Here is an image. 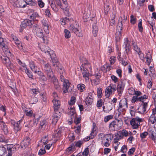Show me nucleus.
I'll return each instance as SVG.
<instances>
[{"instance_id":"obj_28","label":"nucleus","mask_w":156,"mask_h":156,"mask_svg":"<svg viewBox=\"0 0 156 156\" xmlns=\"http://www.w3.org/2000/svg\"><path fill=\"white\" fill-rule=\"evenodd\" d=\"M126 108L124 106H123L122 104H121L119 102L117 110L118 112L120 113V114H121V112L125 111H126Z\"/></svg>"},{"instance_id":"obj_44","label":"nucleus","mask_w":156,"mask_h":156,"mask_svg":"<svg viewBox=\"0 0 156 156\" xmlns=\"http://www.w3.org/2000/svg\"><path fill=\"white\" fill-rule=\"evenodd\" d=\"M65 37L66 38H68L70 37L71 34L70 32L67 29H65L64 30Z\"/></svg>"},{"instance_id":"obj_35","label":"nucleus","mask_w":156,"mask_h":156,"mask_svg":"<svg viewBox=\"0 0 156 156\" xmlns=\"http://www.w3.org/2000/svg\"><path fill=\"white\" fill-rule=\"evenodd\" d=\"M121 104H122L123 106H124L126 108H128L127 100L126 98H125L120 100L119 102Z\"/></svg>"},{"instance_id":"obj_40","label":"nucleus","mask_w":156,"mask_h":156,"mask_svg":"<svg viewBox=\"0 0 156 156\" xmlns=\"http://www.w3.org/2000/svg\"><path fill=\"white\" fill-rule=\"evenodd\" d=\"M3 63L6 65L10 62V60L9 58L7 57L3 56L2 58Z\"/></svg>"},{"instance_id":"obj_10","label":"nucleus","mask_w":156,"mask_h":156,"mask_svg":"<svg viewBox=\"0 0 156 156\" xmlns=\"http://www.w3.org/2000/svg\"><path fill=\"white\" fill-rule=\"evenodd\" d=\"M44 70L47 75V76L49 78H51L54 75L51 69V66L48 63L44 64Z\"/></svg>"},{"instance_id":"obj_1","label":"nucleus","mask_w":156,"mask_h":156,"mask_svg":"<svg viewBox=\"0 0 156 156\" xmlns=\"http://www.w3.org/2000/svg\"><path fill=\"white\" fill-rule=\"evenodd\" d=\"M62 130L58 129L55 130L52 134L53 140L55 142H52V140L48 141V136H45L42 137L41 140L39 142L37 146H43L45 145V146H51L53 145V144L55 143L56 141L58 140L62 136Z\"/></svg>"},{"instance_id":"obj_39","label":"nucleus","mask_w":156,"mask_h":156,"mask_svg":"<svg viewBox=\"0 0 156 156\" xmlns=\"http://www.w3.org/2000/svg\"><path fill=\"white\" fill-rule=\"evenodd\" d=\"M92 96H88L86 100V105L88 106L91 105L92 102V99L91 98Z\"/></svg>"},{"instance_id":"obj_29","label":"nucleus","mask_w":156,"mask_h":156,"mask_svg":"<svg viewBox=\"0 0 156 156\" xmlns=\"http://www.w3.org/2000/svg\"><path fill=\"white\" fill-rule=\"evenodd\" d=\"M124 136H125L123 135L122 133H121V131H117L116 134L115 135V137H116L117 139L121 140L122 139Z\"/></svg>"},{"instance_id":"obj_24","label":"nucleus","mask_w":156,"mask_h":156,"mask_svg":"<svg viewBox=\"0 0 156 156\" xmlns=\"http://www.w3.org/2000/svg\"><path fill=\"white\" fill-rule=\"evenodd\" d=\"M49 2L52 9L54 11H57L58 9L54 0H49Z\"/></svg>"},{"instance_id":"obj_25","label":"nucleus","mask_w":156,"mask_h":156,"mask_svg":"<svg viewBox=\"0 0 156 156\" xmlns=\"http://www.w3.org/2000/svg\"><path fill=\"white\" fill-rule=\"evenodd\" d=\"M113 91V90L109 86L107 87L105 90L106 97L108 98L110 95L112 94Z\"/></svg>"},{"instance_id":"obj_31","label":"nucleus","mask_w":156,"mask_h":156,"mask_svg":"<svg viewBox=\"0 0 156 156\" xmlns=\"http://www.w3.org/2000/svg\"><path fill=\"white\" fill-rule=\"evenodd\" d=\"M46 123V120L45 119H43L41 121L40 123V126H39V129L41 130H43L45 126V124Z\"/></svg>"},{"instance_id":"obj_43","label":"nucleus","mask_w":156,"mask_h":156,"mask_svg":"<svg viewBox=\"0 0 156 156\" xmlns=\"http://www.w3.org/2000/svg\"><path fill=\"white\" fill-rule=\"evenodd\" d=\"M2 130H3L4 133L5 134H7L8 132V129L7 126L5 124V122H3V124L2 125Z\"/></svg>"},{"instance_id":"obj_11","label":"nucleus","mask_w":156,"mask_h":156,"mask_svg":"<svg viewBox=\"0 0 156 156\" xmlns=\"http://www.w3.org/2000/svg\"><path fill=\"white\" fill-rule=\"evenodd\" d=\"M125 85L124 81L123 80H121L117 85V90L118 95L119 96H121L122 93Z\"/></svg>"},{"instance_id":"obj_48","label":"nucleus","mask_w":156,"mask_h":156,"mask_svg":"<svg viewBox=\"0 0 156 156\" xmlns=\"http://www.w3.org/2000/svg\"><path fill=\"white\" fill-rule=\"evenodd\" d=\"M103 104V100L101 99H99L97 101V106L98 108H100L101 107Z\"/></svg>"},{"instance_id":"obj_7","label":"nucleus","mask_w":156,"mask_h":156,"mask_svg":"<svg viewBox=\"0 0 156 156\" xmlns=\"http://www.w3.org/2000/svg\"><path fill=\"white\" fill-rule=\"evenodd\" d=\"M99 138L102 140V145L105 146H108L110 145L109 139L111 140V135L109 134L105 135L103 133H101L99 135Z\"/></svg>"},{"instance_id":"obj_9","label":"nucleus","mask_w":156,"mask_h":156,"mask_svg":"<svg viewBox=\"0 0 156 156\" xmlns=\"http://www.w3.org/2000/svg\"><path fill=\"white\" fill-rule=\"evenodd\" d=\"M60 79L61 81L63 83V92L64 93H66L68 92V90L70 83L69 81L67 80H66L62 75L60 76Z\"/></svg>"},{"instance_id":"obj_58","label":"nucleus","mask_w":156,"mask_h":156,"mask_svg":"<svg viewBox=\"0 0 156 156\" xmlns=\"http://www.w3.org/2000/svg\"><path fill=\"white\" fill-rule=\"evenodd\" d=\"M147 96H146V95H143L141 97H139V101H142V103H143V102H144L143 100L144 99H147Z\"/></svg>"},{"instance_id":"obj_18","label":"nucleus","mask_w":156,"mask_h":156,"mask_svg":"<svg viewBox=\"0 0 156 156\" xmlns=\"http://www.w3.org/2000/svg\"><path fill=\"white\" fill-rule=\"evenodd\" d=\"M41 22L44 31L47 34H48L49 33V31L48 30L49 26L48 21L47 20L43 19L41 20Z\"/></svg>"},{"instance_id":"obj_2","label":"nucleus","mask_w":156,"mask_h":156,"mask_svg":"<svg viewBox=\"0 0 156 156\" xmlns=\"http://www.w3.org/2000/svg\"><path fill=\"white\" fill-rule=\"evenodd\" d=\"M62 24L63 25H65L66 23L70 22L72 23V24L69 23L70 24V29L72 30L78 37H81L82 36V34L79 31L78 29L79 25L77 22H74L73 19H69L67 17H65L62 19Z\"/></svg>"},{"instance_id":"obj_5","label":"nucleus","mask_w":156,"mask_h":156,"mask_svg":"<svg viewBox=\"0 0 156 156\" xmlns=\"http://www.w3.org/2000/svg\"><path fill=\"white\" fill-rule=\"evenodd\" d=\"M33 32L36 35L42 38L44 43H46L45 38L44 37V34L42 30L39 27V26L37 24H34L33 27Z\"/></svg>"},{"instance_id":"obj_33","label":"nucleus","mask_w":156,"mask_h":156,"mask_svg":"<svg viewBox=\"0 0 156 156\" xmlns=\"http://www.w3.org/2000/svg\"><path fill=\"white\" fill-rule=\"evenodd\" d=\"M75 147H68L66 150V153L69 154L72 153L75 150Z\"/></svg>"},{"instance_id":"obj_46","label":"nucleus","mask_w":156,"mask_h":156,"mask_svg":"<svg viewBox=\"0 0 156 156\" xmlns=\"http://www.w3.org/2000/svg\"><path fill=\"white\" fill-rule=\"evenodd\" d=\"M142 20L140 19L139 20V23H138V27L139 30L140 32H142L143 30V28L142 27Z\"/></svg>"},{"instance_id":"obj_19","label":"nucleus","mask_w":156,"mask_h":156,"mask_svg":"<svg viewBox=\"0 0 156 156\" xmlns=\"http://www.w3.org/2000/svg\"><path fill=\"white\" fill-rule=\"evenodd\" d=\"M127 20V17L125 16H124L123 17H121V19L119 20V21H120V22L118 23V25L117 26L118 29L120 30H122V23L125 22Z\"/></svg>"},{"instance_id":"obj_26","label":"nucleus","mask_w":156,"mask_h":156,"mask_svg":"<svg viewBox=\"0 0 156 156\" xmlns=\"http://www.w3.org/2000/svg\"><path fill=\"white\" fill-rule=\"evenodd\" d=\"M53 79V83L54 85V87L56 89H58L60 88V86L59 85L58 82V80L54 76L53 77H52V78Z\"/></svg>"},{"instance_id":"obj_47","label":"nucleus","mask_w":156,"mask_h":156,"mask_svg":"<svg viewBox=\"0 0 156 156\" xmlns=\"http://www.w3.org/2000/svg\"><path fill=\"white\" fill-rule=\"evenodd\" d=\"M12 149L13 150L14 149L13 147H7V151H8V154L6 156H12Z\"/></svg>"},{"instance_id":"obj_50","label":"nucleus","mask_w":156,"mask_h":156,"mask_svg":"<svg viewBox=\"0 0 156 156\" xmlns=\"http://www.w3.org/2000/svg\"><path fill=\"white\" fill-rule=\"evenodd\" d=\"M36 123L35 121H30L28 124L25 125V126L27 128H30L33 126Z\"/></svg>"},{"instance_id":"obj_41","label":"nucleus","mask_w":156,"mask_h":156,"mask_svg":"<svg viewBox=\"0 0 156 156\" xmlns=\"http://www.w3.org/2000/svg\"><path fill=\"white\" fill-rule=\"evenodd\" d=\"M6 152V148L5 147H0V155H4Z\"/></svg>"},{"instance_id":"obj_53","label":"nucleus","mask_w":156,"mask_h":156,"mask_svg":"<svg viewBox=\"0 0 156 156\" xmlns=\"http://www.w3.org/2000/svg\"><path fill=\"white\" fill-rule=\"evenodd\" d=\"M85 142V139L79 140L75 143V146H80Z\"/></svg>"},{"instance_id":"obj_49","label":"nucleus","mask_w":156,"mask_h":156,"mask_svg":"<svg viewBox=\"0 0 156 156\" xmlns=\"http://www.w3.org/2000/svg\"><path fill=\"white\" fill-rule=\"evenodd\" d=\"M70 112L69 113V115L71 116H74L75 115V116H76V112L74 108H71L70 109Z\"/></svg>"},{"instance_id":"obj_37","label":"nucleus","mask_w":156,"mask_h":156,"mask_svg":"<svg viewBox=\"0 0 156 156\" xmlns=\"http://www.w3.org/2000/svg\"><path fill=\"white\" fill-rule=\"evenodd\" d=\"M133 134L130 131H129V135L128 136L129 137L127 139V141L129 143H132V141L134 140V138L133 136Z\"/></svg>"},{"instance_id":"obj_34","label":"nucleus","mask_w":156,"mask_h":156,"mask_svg":"<svg viewBox=\"0 0 156 156\" xmlns=\"http://www.w3.org/2000/svg\"><path fill=\"white\" fill-rule=\"evenodd\" d=\"M55 1L57 5L62 9L64 10L66 8L65 5H64L62 4L60 0H55Z\"/></svg>"},{"instance_id":"obj_59","label":"nucleus","mask_w":156,"mask_h":156,"mask_svg":"<svg viewBox=\"0 0 156 156\" xmlns=\"http://www.w3.org/2000/svg\"><path fill=\"white\" fill-rule=\"evenodd\" d=\"M46 153V151L44 149L42 148L38 152V154L39 156L42 155Z\"/></svg>"},{"instance_id":"obj_38","label":"nucleus","mask_w":156,"mask_h":156,"mask_svg":"<svg viewBox=\"0 0 156 156\" xmlns=\"http://www.w3.org/2000/svg\"><path fill=\"white\" fill-rule=\"evenodd\" d=\"M123 47L124 48H127V47H130V41L128 38H125Z\"/></svg>"},{"instance_id":"obj_20","label":"nucleus","mask_w":156,"mask_h":156,"mask_svg":"<svg viewBox=\"0 0 156 156\" xmlns=\"http://www.w3.org/2000/svg\"><path fill=\"white\" fill-rule=\"evenodd\" d=\"M49 56L52 61L53 66H57V64L58 63V61L56 57V55L55 53V52H53V55H51Z\"/></svg>"},{"instance_id":"obj_54","label":"nucleus","mask_w":156,"mask_h":156,"mask_svg":"<svg viewBox=\"0 0 156 156\" xmlns=\"http://www.w3.org/2000/svg\"><path fill=\"white\" fill-rule=\"evenodd\" d=\"M15 44L17 46L19 49H23L22 44L19 40L15 42Z\"/></svg>"},{"instance_id":"obj_55","label":"nucleus","mask_w":156,"mask_h":156,"mask_svg":"<svg viewBox=\"0 0 156 156\" xmlns=\"http://www.w3.org/2000/svg\"><path fill=\"white\" fill-rule=\"evenodd\" d=\"M109 5H104V12L106 15L108 14V12L109 11Z\"/></svg>"},{"instance_id":"obj_60","label":"nucleus","mask_w":156,"mask_h":156,"mask_svg":"<svg viewBox=\"0 0 156 156\" xmlns=\"http://www.w3.org/2000/svg\"><path fill=\"white\" fill-rule=\"evenodd\" d=\"M113 117L112 115H110L105 117L104 118V121L106 122H108L109 120L112 119Z\"/></svg>"},{"instance_id":"obj_62","label":"nucleus","mask_w":156,"mask_h":156,"mask_svg":"<svg viewBox=\"0 0 156 156\" xmlns=\"http://www.w3.org/2000/svg\"><path fill=\"white\" fill-rule=\"evenodd\" d=\"M136 19L134 17L133 15L130 16V22L133 24H134L136 22Z\"/></svg>"},{"instance_id":"obj_17","label":"nucleus","mask_w":156,"mask_h":156,"mask_svg":"<svg viewBox=\"0 0 156 156\" xmlns=\"http://www.w3.org/2000/svg\"><path fill=\"white\" fill-rule=\"evenodd\" d=\"M31 143L30 138L28 136H26L20 143L21 146H27L30 145Z\"/></svg>"},{"instance_id":"obj_42","label":"nucleus","mask_w":156,"mask_h":156,"mask_svg":"<svg viewBox=\"0 0 156 156\" xmlns=\"http://www.w3.org/2000/svg\"><path fill=\"white\" fill-rule=\"evenodd\" d=\"M112 109V107L111 104L109 103L107 104L106 106V110L105 112L106 113H108Z\"/></svg>"},{"instance_id":"obj_4","label":"nucleus","mask_w":156,"mask_h":156,"mask_svg":"<svg viewBox=\"0 0 156 156\" xmlns=\"http://www.w3.org/2000/svg\"><path fill=\"white\" fill-rule=\"evenodd\" d=\"M60 106H53L54 113L52 116V123L55 125L58 119L61 117V113L60 112Z\"/></svg>"},{"instance_id":"obj_22","label":"nucleus","mask_w":156,"mask_h":156,"mask_svg":"<svg viewBox=\"0 0 156 156\" xmlns=\"http://www.w3.org/2000/svg\"><path fill=\"white\" fill-rule=\"evenodd\" d=\"M119 28L117 27V31L115 33V40L116 41H118L119 40L121 37V33L122 30H119Z\"/></svg>"},{"instance_id":"obj_63","label":"nucleus","mask_w":156,"mask_h":156,"mask_svg":"<svg viewBox=\"0 0 156 156\" xmlns=\"http://www.w3.org/2000/svg\"><path fill=\"white\" fill-rule=\"evenodd\" d=\"M121 133H122L123 135H124L125 137L128 136L129 134V131L128 132L125 129L121 130Z\"/></svg>"},{"instance_id":"obj_13","label":"nucleus","mask_w":156,"mask_h":156,"mask_svg":"<svg viewBox=\"0 0 156 156\" xmlns=\"http://www.w3.org/2000/svg\"><path fill=\"white\" fill-rule=\"evenodd\" d=\"M13 6L16 7L23 8L26 6L25 0H16V2L13 3Z\"/></svg>"},{"instance_id":"obj_32","label":"nucleus","mask_w":156,"mask_h":156,"mask_svg":"<svg viewBox=\"0 0 156 156\" xmlns=\"http://www.w3.org/2000/svg\"><path fill=\"white\" fill-rule=\"evenodd\" d=\"M149 132L151 134V138L152 140H155L156 139V130L154 131L151 130Z\"/></svg>"},{"instance_id":"obj_36","label":"nucleus","mask_w":156,"mask_h":156,"mask_svg":"<svg viewBox=\"0 0 156 156\" xmlns=\"http://www.w3.org/2000/svg\"><path fill=\"white\" fill-rule=\"evenodd\" d=\"M92 33L93 36L95 37L97 36L98 32V27L95 25H94L92 26Z\"/></svg>"},{"instance_id":"obj_8","label":"nucleus","mask_w":156,"mask_h":156,"mask_svg":"<svg viewBox=\"0 0 156 156\" xmlns=\"http://www.w3.org/2000/svg\"><path fill=\"white\" fill-rule=\"evenodd\" d=\"M122 124V121L118 120L117 122L112 121L109 125V129L112 131L117 130L121 128Z\"/></svg>"},{"instance_id":"obj_15","label":"nucleus","mask_w":156,"mask_h":156,"mask_svg":"<svg viewBox=\"0 0 156 156\" xmlns=\"http://www.w3.org/2000/svg\"><path fill=\"white\" fill-rule=\"evenodd\" d=\"M147 103L143 102V103L141 104L138 108V112L140 113H144L146 111V109L147 107Z\"/></svg>"},{"instance_id":"obj_3","label":"nucleus","mask_w":156,"mask_h":156,"mask_svg":"<svg viewBox=\"0 0 156 156\" xmlns=\"http://www.w3.org/2000/svg\"><path fill=\"white\" fill-rule=\"evenodd\" d=\"M81 61L82 64L80 66V69L81 70L83 77L88 78L89 73L88 68L91 67V66L89 63L88 61L84 58H83L82 59H81Z\"/></svg>"},{"instance_id":"obj_30","label":"nucleus","mask_w":156,"mask_h":156,"mask_svg":"<svg viewBox=\"0 0 156 156\" xmlns=\"http://www.w3.org/2000/svg\"><path fill=\"white\" fill-rule=\"evenodd\" d=\"M86 86L83 84L80 83L78 84L77 86V88L78 90L80 92H83L85 89Z\"/></svg>"},{"instance_id":"obj_12","label":"nucleus","mask_w":156,"mask_h":156,"mask_svg":"<svg viewBox=\"0 0 156 156\" xmlns=\"http://www.w3.org/2000/svg\"><path fill=\"white\" fill-rule=\"evenodd\" d=\"M34 21L32 20L28 19H25L21 23V28L22 29L25 28L27 27H31L34 24Z\"/></svg>"},{"instance_id":"obj_64","label":"nucleus","mask_w":156,"mask_h":156,"mask_svg":"<svg viewBox=\"0 0 156 156\" xmlns=\"http://www.w3.org/2000/svg\"><path fill=\"white\" fill-rule=\"evenodd\" d=\"M102 90L101 88H99L97 89V95L98 98L101 97L102 94Z\"/></svg>"},{"instance_id":"obj_52","label":"nucleus","mask_w":156,"mask_h":156,"mask_svg":"<svg viewBox=\"0 0 156 156\" xmlns=\"http://www.w3.org/2000/svg\"><path fill=\"white\" fill-rule=\"evenodd\" d=\"M132 45L133 47L134 50L136 52L140 50V49L139 48L137 44L135 42L132 41Z\"/></svg>"},{"instance_id":"obj_56","label":"nucleus","mask_w":156,"mask_h":156,"mask_svg":"<svg viewBox=\"0 0 156 156\" xmlns=\"http://www.w3.org/2000/svg\"><path fill=\"white\" fill-rule=\"evenodd\" d=\"M75 102L76 98L74 96H73L71 97L70 101L69 102V105H73L74 104Z\"/></svg>"},{"instance_id":"obj_61","label":"nucleus","mask_w":156,"mask_h":156,"mask_svg":"<svg viewBox=\"0 0 156 156\" xmlns=\"http://www.w3.org/2000/svg\"><path fill=\"white\" fill-rule=\"evenodd\" d=\"M89 151L88 148H86L83 152L82 153V155L83 156H87L89 154Z\"/></svg>"},{"instance_id":"obj_23","label":"nucleus","mask_w":156,"mask_h":156,"mask_svg":"<svg viewBox=\"0 0 156 156\" xmlns=\"http://www.w3.org/2000/svg\"><path fill=\"white\" fill-rule=\"evenodd\" d=\"M29 65L31 69L35 73H37V66L36 65L35 63L33 61L30 62Z\"/></svg>"},{"instance_id":"obj_21","label":"nucleus","mask_w":156,"mask_h":156,"mask_svg":"<svg viewBox=\"0 0 156 156\" xmlns=\"http://www.w3.org/2000/svg\"><path fill=\"white\" fill-rule=\"evenodd\" d=\"M21 120H20L19 121L17 122L13 126L14 129L16 131V133L21 130V126L20 125V123L22 122Z\"/></svg>"},{"instance_id":"obj_27","label":"nucleus","mask_w":156,"mask_h":156,"mask_svg":"<svg viewBox=\"0 0 156 156\" xmlns=\"http://www.w3.org/2000/svg\"><path fill=\"white\" fill-rule=\"evenodd\" d=\"M96 126L94 124L92 131L90 134L91 139H93L97 134V133L95 129Z\"/></svg>"},{"instance_id":"obj_45","label":"nucleus","mask_w":156,"mask_h":156,"mask_svg":"<svg viewBox=\"0 0 156 156\" xmlns=\"http://www.w3.org/2000/svg\"><path fill=\"white\" fill-rule=\"evenodd\" d=\"M24 70L25 71L26 73L28 75V76L30 78H32L33 76L32 73L30 71H29L27 69V68H26V69H24Z\"/></svg>"},{"instance_id":"obj_16","label":"nucleus","mask_w":156,"mask_h":156,"mask_svg":"<svg viewBox=\"0 0 156 156\" xmlns=\"http://www.w3.org/2000/svg\"><path fill=\"white\" fill-rule=\"evenodd\" d=\"M94 76L96 78L95 79L92 80V81L94 85H97L100 83L101 80L100 78L101 77V73H95Z\"/></svg>"},{"instance_id":"obj_6","label":"nucleus","mask_w":156,"mask_h":156,"mask_svg":"<svg viewBox=\"0 0 156 156\" xmlns=\"http://www.w3.org/2000/svg\"><path fill=\"white\" fill-rule=\"evenodd\" d=\"M144 120L143 119L140 118L138 116L132 118L130 121V124L133 129H137L140 125V123Z\"/></svg>"},{"instance_id":"obj_14","label":"nucleus","mask_w":156,"mask_h":156,"mask_svg":"<svg viewBox=\"0 0 156 156\" xmlns=\"http://www.w3.org/2000/svg\"><path fill=\"white\" fill-rule=\"evenodd\" d=\"M42 51L46 55H53L54 51L51 50L49 47L47 46H44L41 48Z\"/></svg>"},{"instance_id":"obj_51","label":"nucleus","mask_w":156,"mask_h":156,"mask_svg":"<svg viewBox=\"0 0 156 156\" xmlns=\"http://www.w3.org/2000/svg\"><path fill=\"white\" fill-rule=\"evenodd\" d=\"M53 99L52 100L54 106H60V101L58 99Z\"/></svg>"},{"instance_id":"obj_57","label":"nucleus","mask_w":156,"mask_h":156,"mask_svg":"<svg viewBox=\"0 0 156 156\" xmlns=\"http://www.w3.org/2000/svg\"><path fill=\"white\" fill-rule=\"evenodd\" d=\"M37 4L40 8H43L44 6V3L42 0H37Z\"/></svg>"}]
</instances>
